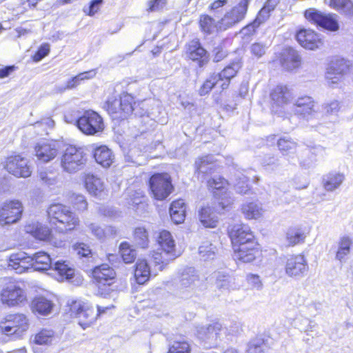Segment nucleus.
<instances>
[{
  "mask_svg": "<svg viewBox=\"0 0 353 353\" xmlns=\"http://www.w3.org/2000/svg\"><path fill=\"white\" fill-rule=\"evenodd\" d=\"M349 62L343 58L332 59L327 68L325 78L329 85L337 84L349 70Z\"/></svg>",
  "mask_w": 353,
  "mask_h": 353,
  "instance_id": "obj_15",
  "label": "nucleus"
},
{
  "mask_svg": "<svg viewBox=\"0 0 353 353\" xmlns=\"http://www.w3.org/2000/svg\"><path fill=\"white\" fill-rule=\"evenodd\" d=\"M276 143L279 150L283 156L294 154L298 146L297 142L290 137L279 138Z\"/></svg>",
  "mask_w": 353,
  "mask_h": 353,
  "instance_id": "obj_42",
  "label": "nucleus"
},
{
  "mask_svg": "<svg viewBox=\"0 0 353 353\" xmlns=\"http://www.w3.org/2000/svg\"><path fill=\"white\" fill-rule=\"evenodd\" d=\"M34 152L39 161L43 163L49 162L57 155V143L52 141H40L34 146Z\"/></svg>",
  "mask_w": 353,
  "mask_h": 353,
  "instance_id": "obj_22",
  "label": "nucleus"
},
{
  "mask_svg": "<svg viewBox=\"0 0 353 353\" xmlns=\"http://www.w3.org/2000/svg\"><path fill=\"white\" fill-rule=\"evenodd\" d=\"M352 246L353 242L350 236L346 235L341 236L336 243V259L341 263L345 262L351 252Z\"/></svg>",
  "mask_w": 353,
  "mask_h": 353,
  "instance_id": "obj_34",
  "label": "nucleus"
},
{
  "mask_svg": "<svg viewBox=\"0 0 353 353\" xmlns=\"http://www.w3.org/2000/svg\"><path fill=\"white\" fill-rule=\"evenodd\" d=\"M241 211L248 220H256L261 218L265 212L262 204L258 201H246L241 205Z\"/></svg>",
  "mask_w": 353,
  "mask_h": 353,
  "instance_id": "obj_29",
  "label": "nucleus"
},
{
  "mask_svg": "<svg viewBox=\"0 0 353 353\" xmlns=\"http://www.w3.org/2000/svg\"><path fill=\"white\" fill-rule=\"evenodd\" d=\"M26 299L24 290L16 284L11 283L3 288L1 292V301L3 304L14 307Z\"/></svg>",
  "mask_w": 353,
  "mask_h": 353,
  "instance_id": "obj_18",
  "label": "nucleus"
},
{
  "mask_svg": "<svg viewBox=\"0 0 353 353\" xmlns=\"http://www.w3.org/2000/svg\"><path fill=\"white\" fill-rule=\"evenodd\" d=\"M234 184L235 191L238 194H248L251 191V188L248 183V177L241 172L236 171L232 179Z\"/></svg>",
  "mask_w": 353,
  "mask_h": 353,
  "instance_id": "obj_41",
  "label": "nucleus"
},
{
  "mask_svg": "<svg viewBox=\"0 0 353 353\" xmlns=\"http://www.w3.org/2000/svg\"><path fill=\"white\" fill-rule=\"evenodd\" d=\"M106 108L113 119H125L133 112L135 115L142 116L144 114L143 112L137 110L134 97L127 93L122 94L119 99H108Z\"/></svg>",
  "mask_w": 353,
  "mask_h": 353,
  "instance_id": "obj_3",
  "label": "nucleus"
},
{
  "mask_svg": "<svg viewBox=\"0 0 353 353\" xmlns=\"http://www.w3.org/2000/svg\"><path fill=\"white\" fill-rule=\"evenodd\" d=\"M32 259L31 256L25 252L12 254L10 256L8 266L17 273L21 274L32 268Z\"/></svg>",
  "mask_w": 353,
  "mask_h": 353,
  "instance_id": "obj_25",
  "label": "nucleus"
},
{
  "mask_svg": "<svg viewBox=\"0 0 353 353\" xmlns=\"http://www.w3.org/2000/svg\"><path fill=\"white\" fill-rule=\"evenodd\" d=\"M228 234L233 248L256 241L250 226L245 224H235L231 226L228 229Z\"/></svg>",
  "mask_w": 353,
  "mask_h": 353,
  "instance_id": "obj_12",
  "label": "nucleus"
},
{
  "mask_svg": "<svg viewBox=\"0 0 353 353\" xmlns=\"http://www.w3.org/2000/svg\"><path fill=\"white\" fill-rule=\"evenodd\" d=\"M219 81V80L217 79L215 73L212 74L201 86L199 90V94L201 96L208 94Z\"/></svg>",
  "mask_w": 353,
  "mask_h": 353,
  "instance_id": "obj_56",
  "label": "nucleus"
},
{
  "mask_svg": "<svg viewBox=\"0 0 353 353\" xmlns=\"http://www.w3.org/2000/svg\"><path fill=\"white\" fill-rule=\"evenodd\" d=\"M70 310L71 315L78 319V323L83 329L89 327L97 319L94 308L87 303L75 301L72 303Z\"/></svg>",
  "mask_w": 353,
  "mask_h": 353,
  "instance_id": "obj_10",
  "label": "nucleus"
},
{
  "mask_svg": "<svg viewBox=\"0 0 353 353\" xmlns=\"http://www.w3.org/2000/svg\"><path fill=\"white\" fill-rule=\"evenodd\" d=\"M6 168L8 172L17 177L26 178L30 176L32 170L28 160L19 155L8 158Z\"/></svg>",
  "mask_w": 353,
  "mask_h": 353,
  "instance_id": "obj_20",
  "label": "nucleus"
},
{
  "mask_svg": "<svg viewBox=\"0 0 353 353\" xmlns=\"http://www.w3.org/2000/svg\"><path fill=\"white\" fill-rule=\"evenodd\" d=\"M199 25L202 32L208 34H213L220 29L219 22L216 23L212 17L207 14L200 17Z\"/></svg>",
  "mask_w": 353,
  "mask_h": 353,
  "instance_id": "obj_47",
  "label": "nucleus"
},
{
  "mask_svg": "<svg viewBox=\"0 0 353 353\" xmlns=\"http://www.w3.org/2000/svg\"><path fill=\"white\" fill-rule=\"evenodd\" d=\"M199 217L201 223L205 228H216L219 223L217 212L213 208L209 206L201 209Z\"/></svg>",
  "mask_w": 353,
  "mask_h": 353,
  "instance_id": "obj_32",
  "label": "nucleus"
},
{
  "mask_svg": "<svg viewBox=\"0 0 353 353\" xmlns=\"http://www.w3.org/2000/svg\"><path fill=\"white\" fill-rule=\"evenodd\" d=\"M196 170L199 173L208 174L212 172L216 164L212 155H206L199 158L195 161Z\"/></svg>",
  "mask_w": 353,
  "mask_h": 353,
  "instance_id": "obj_44",
  "label": "nucleus"
},
{
  "mask_svg": "<svg viewBox=\"0 0 353 353\" xmlns=\"http://www.w3.org/2000/svg\"><path fill=\"white\" fill-rule=\"evenodd\" d=\"M214 278L216 279L215 285L221 290H228L230 287V276L221 272H218L214 274Z\"/></svg>",
  "mask_w": 353,
  "mask_h": 353,
  "instance_id": "obj_58",
  "label": "nucleus"
},
{
  "mask_svg": "<svg viewBox=\"0 0 353 353\" xmlns=\"http://www.w3.org/2000/svg\"><path fill=\"white\" fill-rule=\"evenodd\" d=\"M323 110L327 114H335L340 109V103L336 100H333L325 103L323 105Z\"/></svg>",
  "mask_w": 353,
  "mask_h": 353,
  "instance_id": "obj_63",
  "label": "nucleus"
},
{
  "mask_svg": "<svg viewBox=\"0 0 353 353\" xmlns=\"http://www.w3.org/2000/svg\"><path fill=\"white\" fill-rule=\"evenodd\" d=\"M87 226L91 233L99 239L114 236L117 233V230L112 226L102 228L97 223H90Z\"/></svg>",
  "mask_w": 353,
  "mask_h": 353,
  "instance_id": "obj_45",
  "label": "nucleus"
},
{
  "mask_svg": "<svg viewBox=\"0 0 353 353\" xmlns=\"http://www.w3.org/2000/svg\"><path fill=\"white\" fill-rule=\"evenodd\" d=\"M246 281L252 289L259 291L262 290L263 285L258 274H248L246 276Z\"/></svg>",
  "mask_w": 353,
  "mask_h": 353,
  "instance_id": "obj_61",
  "label": "nucleus"
},
{
  "mask_svg": "<svg viewBox=\"0 0 353 353\" xmlns=\"http://www.w3.org/2000/svg\"><path fill=\"white\" fill-rule=\"evenodd\" d=\"M96 161L104 168L110 167L113 161L112 151L105 145L97 147L94 152Z\"/></svg>",
  "mask_w": 353,
  "mask_h": 353,
  "instance_id": "obj_39",
  "label": "nucleus"
},
{
  "mask_svg": "<svg viewBox=\"0 0 353 353\" xmlns=\"http://www.w3.org/2000/svg\"><path fill=\"white\" fill-rule=\"evenodd\" d=\"M157 241L159 248L153 251L152 257L156 265H159V270H162L165 265L178 257L179 254L176 251L175 243L170 232L161 231Z\"/></svg>",
  "mask_w": 353,
  "mask_h": 353,
  "instance_id": "obj_2",
  "label": "nucleus"
},
{
  "mask_svg": "<svg viewBox=\"0 0 353 353\" xmlns=\"http://www.w3.org/2000/svg\"><path fill=\"white\" fill-rule=\"evenodd\" d=\"M96 74V72L94 70H90L88 72H84L79 74L76 77L72 78L71 79L67 81L66 85L64 88V90L66 89H72L77 87L81 81L84 79H88L92 78Z\"/></svg>",
  "mask_w": 353,
  "mask_h": 353,
  "instance_id": "obj_53",
  "label": "nucleus"
},
{
  "mask_svg": "<svg viewBox=\"0 0 353 353\" xmlns=\"http://www.w3.org/2000/svg\"><path fill=\"white\" fill-rule=\"evenodd\" d=\"M92 274L99 284L104 285H110L114 282L116 276L114 270L108 264H102L96 267L93 270Z\"/></svg>",
  "mask_w": 353,
  "mask_h": 353,
  "instance_id": "obj_28",
  "label": "nucleus"
},
{
  "mask_svg": "<svg viewBox=\"0 0 353 353\" xmlns=\"http://www.w3.org/2000/svg\"><path fill=\"white\" fill-rule=\"evenodd\" d=\"M315 102L309 96L299 97L293 105L294 114L307 121L316 119L319 114L314 109Z\"/></svg>",
  "mask_w": 353,
  "mask_h": 353,
  "instance_id": "obj_14",
  "label": "nucleus"
},
{
  "mask_svg": "<svg viewBox=\"0 0 353 353\" xmlns=\"http://www.w3.org/2000/svg\"><path fill=\"white\" fill-rule=\"evenodd\" d=\"M330 6L347 14L353 13V3L350 0H330Z\"/></svg>",
  "mask_w": 353,
  "mask_h": 353,
  "instance_id": "obj_55",
  "label": "nucleus"
},
{
  "mask_svg": "<svg viewBox=\"0 0 353 353\" xmlns=\"http://www.w3.org/2000/svg\"><path fill=\"white\" fill-rule=\"evenodd\" d=\"M190 347L189 343L183 341H174L169 348L168 353H190Z\"/></svg>",
  "mask_w": 353,
  "mask_h": 353,
  "instance_id": "obj_57",
  "label": "nucleus"
},
{
  "mask_svg": "<svg viewBox=\"0 0 353 353\" xmlns=\"http://www.w3.org/2000/svg\"><path fill=\"white\" fill-rule=\"evenodd\" d=\"M281 63L284 69L291 71L299 68L301 57L296 50L288 47L283 49L281 53Z\"/></svg>",
  "mask_w": 353,
  "mask_h": 353,
  "instance_id": "obj_27",
  "label": "nucleus"
},
{
  "mask_svg": "<svg viewBox=\"0 0 353 353\" xmlns=\"http://www.w3.org/2000/svg\"><path fill=\"white\" fill-rule=\"evenodd\" d=\"M54 122L50 118H46L34 124V128L39 132V130L46 132L48 128H53Z\"/></svg>",
  "mask_w": 353,
  "mask_h": 353,
  "instance_id": "obj_64",
  "label": "nucleus"
},
{
  "mask_svg": "<svg viewBox=\"0 0 353 353\" xmlns=\"http://www.w3.org/2000/svg\"><path fill=\"white\" fill-rule=\"evenodd\" d=\"M39 177L42 182L48 185H52L57 183V175L52 172L41 171Z\"/></svg>",
  "mask_w": 353,
  "mask_h": 353,
  "instance_id": "obj_62",
  "label": "nucleus"
},
{
  "mask_svg": "<svg viewBox=\"0 0 353 353\" xmlns=\"http://www.w3.org/2000/svg\"><path fill=\"white\" fill-rule=\"evenodd\" d=\"M25 230L40 241H48L52 234L51 230L48 226L38 222L27 224L25 226Z\"/></svg>",
  "mask_w": 353,
  "mask_h": 353,
  "instance_id": "obj_31",
  "label": "nucleus"
},
{
  "mask_svg": "<svg viewBox=\"0 0 353 353\" xmlns=\"http://www.w3.org/2000/svg\"><path fill=\"white\" fill-rule=\"evenodd\" d=\"M54 339V332L51 330H42L37 333L34 338V342L37 345H49Z\"/></svg>",
  "mask_w": 353,
  "mask_h": 353,
  "instance_id": "obj_52",
  "label": "nucleus"
},
{
  "mask_svg": "<svg viewBox=\"0 0 353 353\" xmlns=\"http://www.w3.org/2000/svg\"><path fill=\"white\" fill-rule=\"evenodd\" d=\"M29 327L28 319L23 314H9L0 322V329L6 335L21 336Z\"/></svg>",
  "mask_w": 353,
  "mask_h": 353,
  "instance_id": "obj_8",
  "label": "nucleus"
},
{
  "mask_svg": "<svg viewBox=\"0 0 353 353\" xmlns=\"http://www.w3.org/2000/svg\"><path fill=\"white\" fill-rule=\"evenodd\" d=\"M134 239L138 246L142 248L148 247L149 243L148 234L144 228L139 227L134 230Z\"/></svg>",
  "mask_w": 353,
  "mask_h": 353,
  "instance_id": "obj_54",
  "label": "nucleus"
},
{
  "mask_svg": "<svg viewBox=\"0 0 353 353\" xmlns=\"http://www.w3.org/2000/svg\"><path fill=\"white\" fill-rule=\"evenodd\" d=\"M119 252L122 257L123 261L125 263H132L137 256V252L134 249L132 248L130 245L126 242H122L119 245Z\"/></svg>",
  "mask_w": 353,
  "mask_h": 353,
  "instance_id": "obj_51",
  "label": "nucleus"
},
{
  "mask_svg": "<svg viewBox=\"0 0 353 353\" xmlns=\"http://www.w3.org/2000/svg\"><path fill=\"white\" fill-rule=\"evenodd\" d=\"M200 283L199 275L194 268H187L181 274L177 288L181 296H188L194 292Z\"/></svg>",
  "mask_w": 353,
  "mask_h": 353,
  "instance_id": "obj_16",
  "label": "nucleus"
},
{
  "mask_svg": "<svg viewBox=\"0 0 353 353\" xmlns=\"http://www.w3.org/2000/svg\"><path fill=\"white\" fill-rule=\"evenodd\" d=\"M150 276V269L144 259L138 260L134 270V277L139 284H144Z\"/></svg>",
  "mask_w": 353,
  "mask_h": 353,
  "instance_id": "obj_43",
  "label": "nucleus"
},
{
  "mask_svg": "<svg viewBox=\"0 0 353 353\" xmlns=\"http://www.w3.org/2000/svg\"><path fill=\"white\" fill-rule=\"evenodd\" d=\"M250 0H241L239 3L226 12L219 21L220 30H227L241 22L245 17Z\"/></svg>",
  "mask_w": 353,
  "mask_h": 353,
  "instance_id": "obj_9",
  "label": "nucleus"
},
{
  "mask_svg": "<svg viewBox=\"0 0 353 353\" xmlns=\"http://www.w3.org/2000/svg\"><path fill=\"white\" fill-rule=\"evenodd\" d=\"M54 269L59 273L61 280L70 281L74 275V270L63 261H56L54 263Z\"/></svg>",
  "mask_w": 353,
  "mask_h": 353,
  "instance_id": "obj_48",
  "label": "nucleus"
},
{
  "mask_svg": "<svg viewBox=\"0 0 353 353\" xmlns=\"http://www.w3.org/2000/svg\"><path fill=\"white\" fill-rule=\"evenodd\" d=\"M32 267L34 270H47L52 266V259L50 256L45 252H39L32 256Z\"/></svg>",
  "mask_w": 353,
  "mask_h": 353,
  "instance_id": "obj_38",
  "label": "nucleus"
},
{
  "mask_svg": "<svg viewBox=\"0 0 353 353\" xmlns=\"http://www.w3.org/2000/svg\"><path fill=\"white\" fill-rule=\"evenodd\" d=\"M240 68V62L234 61L226 66L221 72L215 73L219 81L222 82L221 84L222 90H225L228 88L231 79L236 76Z\"/></svg>",
  "mask_w": 353,
  "mask_h": 353,
  "instance_id": "obj_30",
  "label": "nucleus"
},
{
  "mask_svg": "<svg viewBox=\"0 0 353 353\" xmlns=\"http://www.w3.org/2000/svg\"><path fill=\"white\" fill-rule=\"evenodd\" d=\"M186 206L183 199H178L171 203L170 208V215L172 220L179 224L183 222L185 217Z\"/></svg>",
  "mask_w": 353,
  "mask_h": 353,
  "instance_id": "obj_37",
  "label": "nucleus"
},
{
  "mask_svg": "<svg viewBox=\"0 0 353 353\" xmlns=\"http://www.w3.org/2000/svg\"><path fill=\"white\" fill-rule=\"evenodd\" d=\"M87 190L95 196H101L105 190L104 184L101 179L93 174H87L85 178Z\"/></svg>",
  "mask_w": 353,
  "mask_h": 353,
  "instance_id": "obj_36",
  "label": "nucleus"
},
{
  "mask_svg": "<svg viewBox=\"0 0 353 353\" xmlns=\"http://www.w3.org/2000/svg\"><path fill=\"white\" fill-rule=\"evenodd\" d=\"M49 223L59 233H66L74 230L79 224V217L70 208L61 203H54L48 210Z\"/></svg>",
  "mask_w": 353,
  "mask_h": 353,
  "instance_id": "obj_1",
  "label": "nucleus"
},
{
  "mask_svg": "<svg viewBox=\"0 0 353 353\" xmlns=\"http://www.w3.org/2000/svg\"><path fill=\"white\" fill-rule=\"evenodd\" d=\"M273 107H283L288 104L290 93L285 85H277L270 93Z\"/></svg>",
  "mask_w": 353,
  "mask_h": 353,
  "instance_id": "obj_33",
  "label": "nucleus"
},
{
  "mask_svg": "<svg viewBox=\"0 0 353 353\" xmlns=\"http://www.w3.org/2000/svg\"><path fill=\"white\" fill-rule=\"evenodd\" d=\"M188 57L193 61L197 62L199 67H203L209 61V55L198 40L191 41L188 46Z\"/></svg>",
  "mask_w": 353,
  "mask_h": 353,
  "instance_id": "obj_24",
  "label": "nucleus"
},
{
  "mask_svg": "<svg viewBox=\"0 0 353 353\" xmlns=\"http://www.w3.org/2000/svg\"><path fill=\"white\" fill-rule=\"evenodd\" d=\"M85 163L83 151L81 148L70 145L66 148L61 157V165L68 173H74L81 170Z\"/></svg>",
  "mask_w": 353,
  "mask_h": 353,
  "instance_id": "obj_5",
  "label": "nucleus"
},
{
  "mask_svg": "<svg viewBox=\"0 0 353 353\" xmlns=\"http://www.w3.org/2000/svg\"><path fill=\"white\" fill-rule=\"evenodd\" d=\"M305 237V232L299 228H290L286 234L287 241L291 246L303 243Z\"/></svg>",
  "mask_w": 353,
  "mask_h": 353,
  "instance_id": "obj_49",
  "label": "nucleus"
},
{
  "mask_svg": "<svg viewBox=\"0 0 353 353\" xmlns=\"http://www.w3.org/2000/svg\"><path fill=\"white\" fill-rule=\"evenodd\" d=\"M280 0H265L263 7L259 12L256 19L250 24L242 29L244 34H252L260 24L265 22L270 17V12L273 11Z\"/></svg>",
  "mask_w": 353,
  "mask_h": 353,
  "instance_id": "obj_21",
  "label": "nucleus"
},
{
  "mask_svg": "<svg viewBox=\"0 0 353 353\" xmlns=\"http://www.w3.org/2000/svg\"><path fill=\"white\" fill-rule=\"evenodd\" d=\"M311 159L309 161H301V164L305 168H310L319 159L325 155V148L321 145H316L310 150Z\"/></svg>",
  "mask_w": 353,
  "mask_h": 353,
  "instance_id": "obj_50",
  "label": "nucleus"
},
{
  "mask_svg": "<svg viewBox=\"0 0 353 353\" xmlns=\"http://www.w3.org/2000/svg\"><path fill=\"white\" fill-rule=\"evenodd\" d=\"M304 15L309 21L325 29L331 31H335L339 29L338 23L332 15L323 13L315 8L306 10Z\"/></svg>",
  "mask_w": 353,
  "mask_h": 353,
  "instance_id": "obj_17",
  "label": "nucleus"
},
{
  "mask_svg": "<svg viewBox=\"0 0 353 353\" xmlns=\"http://www.w3.org/2000/svg\"><path fill=\"white\" fill-rule=\"evenodd\" d=\"M149 184L152 194L157 200L165 199L173 190L171 178L167 173L153 174L150 179Z\"/></svg>",
  "mask_w": 353,
  "mask_h": 353,
  "instance_id": "obj_7",
  "label": "nucleus"
},
{
  "mask_svg": "<svg viewBox=\"0 0 353 353\" xmlns=\"http://www.w3.org/2000/svg\"><path fill=\"white\" fill-rule=\"evenodd\" d=\"M221 330L222 325L216 322L207 326L197 327L196 335L206 348H211L217 345Z\"/></svg>",
  "mask_w": 353,
  "mask_h": 353,
  "instance_id": "obj_13",
  "label": "nucleus"
},
{
  "mask_svg": "<svg viewBox=\"0 0 353 353\" xmlns=\"http://www.w3.org/2000/svg\"><path fill=\"white\" fill-rule=\"evenodd\" d=\"M218 252L216 246L206 241L202 242L199 248V254L203 261H210L216 258Z\"/></svg>",
  "mask_w": 353,
  "mask_h": 353,
  "instance_id": "obj_46",
  "label": "nucleus"
},
{
  "mask_svg": "<svg viewBox=\"0 0 353 353\" xmlns=\"http://www.w3.org/2000/svg\"><path fill=\"white\" fill-rule=\"evenodd\" d=\"M307 270V260L302 254L292 255L286 261L285 273L290 277H303Z\"/></svg>",
  "mask_w": 353,
  "mask_h": 353,
  "instance_id": "obj_19",
  "label": "nucleus"
},
{
  "mask_svg": "<svg viewBox=\"0 0 353 353\" xmlns=\"http://www.w3.org/2000/svg\"><path fill=\"white\" fill-rule=\"evenodd\" d=\"M212 190L214 196L217 200V210H224L233 203V199L227 191L228 182L221 176H214L208 181Z\"/></svg>",
  "mask_w": 353,
  "mask_h": 353,
  "instance_id": "obj_6",
  "label": "nucleus"
},
{
  "mask_svg": "<svg viewBox=\"0 0 353 353\" xmlns=\"http://www.w3.org/2000/svg\"><path fill=\"white\" fill-rule=\"evenodd\" d=\"M296 37L299 44L305 49L314 50L323 44L319 35L312 30H301Z\"/></svg>",
  "mask_w": 353,
  "mask_h": 353,
  "instance_id": "obj_23",
  "label": "nucleus"
},
{
  "mask_svg": "<svg viewBox=\"0 0 353 353\" xmlns=\"http://www.w3.org/2000/svg\"><path fill=\"white\" fill-rule=\"evenodd\" d=\"M344 179L343 174L330 172L323 176L322 183L325 190L332 192L340 187Z\"/></svg>",
  "mask_w": 353,
  "mask_h": 353,
  "instance_id": "obj_40",
  "label": "nucleus"
},
{
  "mask_svg": "<svg viewBox=\"0 0 353 353\" xmlns=\"http://www.w3.org/2000/svg\"><path fill=\"white\" fill-rule=\"evenodd\" d=\"M23 212V205L18 200L6 201L0 209V225L5 226L18 222Z\"/></svg>",
  "mask_w": 353,
  "mask_h": 353,
  "instance_id": "obj_11",
  "label": "nucleus"
},
{
  "mask_svg": "<svg viewBox=\"0 0 353 353\" xmlns=\"http://www.w3.org/2000/svg\"><path fill=\"white\" fill-rule=\"evenodd\" d=\"M71 202L79 211H83L87 209L88 203L85 196L81 194H74L71 197Z\"/></svg>",
  "mask_w": 353,
  "mask_h": 353,
  "instance_id": "obj_60",
  "label": "nucleus"
},
{
  "mask_svg": "<svg viewBox=\"0 0 353 353\" xmlns=\"http://www.w3.org/2000/svg\"><path fill=\"white\" fill-rule=\"evenodd\" d=\"M65 122L75 124L83 133L88 135H94L104 129L102 117L92 110H85L78 119H69L68 115L65 116Z\"/></svg>",
  "mask_w": 353,
  "mask_h": 353,
  "instance_id": "obj_4",
  "label": "nucleus"
},
{
  "mask_svg": "<svg viewBox=\"0 0 353 353\" xmlns=\"http://www.w3.org/2000/svg\"><path fill=\"white\" fill-rule=\"evenodd\" d=\"M246 351L248 353H266L267 347L261 340L256 339L248 344Z\"/></svg>",
  "mask_w": 353,
  "mask_h": 353,
  "instance_id": "obj_59",
  "label": "nucleus"
},
{
  "mask_svg": "<svg viewBox=\"0 0 353 353\" xmlns=\"http://www.w3.org/2000/svg\"><path fill=\"white\" fill-rule=\"evenodd\" d=\"M53 307L54 303L52 301L42 296L35 297L31 303L32 312L42 316L49 314Z\"/></svg>",
  "mask_w": 353,
  "mask_h": 353,
  "instance_id": "obj_35",
  "label": "nucleus"
},
{
  "mask_svg": "<svg viewBox=\"0 0 353 353\" xmlns=\"http://www.w3.org/2000/svg\"><path fill=\"white\" fill-rule=\"evenodd\" d=\"M236 259L243 263H250L254 261L259 254V244L257 241L254 243L243 244L241 246L233 248Z\"/></svg>",
  "mask_w": 353,
  "mask_h": 353,
  "instance_id": "obj_26",
  "label": "nucleus"
}]
</instances>
